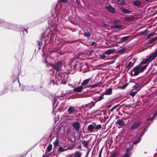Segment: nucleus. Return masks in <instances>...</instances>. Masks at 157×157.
<instances>
[{"instance_id":"4c0bfd02","label":"nucleus","mask_w":157,"mask_h":157,"mask_svg":"<svg viewBox=\"0 0 157 157\" xmlns=\"http://www.w3.org/2000/svg\"><path fill=\"white\" fill-rule=\"evenodd\" d=\"M148 30L147 29H146L144 31H141L140 33L142 35L145 36L148 33Z\"/></svg>"},{"instance_id":"69168bd1","label":"nucleus","mask_w":157,"mask_h":157,"mask_svg":"<svg viewBox=\"0 0 157 157\" xmlns=\"http://www.w3.org/2000/svg\"><path fill=\"white\" fill-rule=\"evenodd\" d=\"M76 1V2L77 4H78L79 5L80 4V2L79 0H75Z\"/></svg>"},{"instance_id":"4d7b16f0","label":"nucleus","mask_w":157,"mask_h":157,"mask_svg":"<svg viewBox=\"0 0 157 157\" xmlns=\"http://www.w3.org/2000/svg\"><path fill=\"white\" fill-rule=\"evenodd\" d=\"M37 42L38 43V50H40L41 48V45H40V44L41 43V42L39 41H37Z\"/></svg>"},{"instance_id":"4468645a","label":"nucleus","mask_w":157,"mask_h":157,"mask_svg":"<svg viewBox=\"0 0 157 157\" xmlns=\"http://www.w3.org/2000/svg\"><path fill=\"white\" fill-rule=\"evenodd\" d=\"M115 51V49L114 48H110L108 49L103 53V54H106L109 55L113 53Z\"/></svg>"},{"instance_id":"338daca9","label":"nucleus","mask_w":157,"mask_h":157,"mask_svg":"<svg viewBox=\"0 0 157 157\" xmlns=\"http://www.w3.org/2000/svg\"><path fill=\"white\" fill-rule=\"evenodd\" d=\"M74 89L73 90L70 91L69 92H68L67 94H72L74 93Z\"/></svg>"},{"instance_id":"6e6d98bb","label":"nucleus","mask_w":157,"mask_h":157,"mask_svg":"<svg viewBox=\"0 0 157 157\" xmlns=\"http://www.w3.org/2000/svg\"><path fill=\"white\" fill-rule=\"evenodd\" d=\"M17 28H19L20 30L19 31H20V34H22L23 35H24V30H23V29L22 28L21 29L20 28L18 27ZM21 28H22L21 27Z\"/></svg>"},{"instance_id":"49530a36","label":"nucleus","mask_w":157,"mask_h":157,"mask_svg":"<svg viewBox=\"0 0 157 157\" xmlns=\"http://www.w3.org/2000/svg\"><path fill=\"white\" fill-rule=\"evenodd\" d=\"M137 93V92L136 91H132V92H131L129 95L132 96V97H133Z\"/></svg>"},{"instance_id":"680f3d73","label":"nucleus","mask_w":157,"mask_h":157,"mask_svg":"<svg viewBox=\"0 0 157 157\" xmlns=\"http://www.w3.org/2000/svg\"><path fill=\"white\" fill-rule=\"evenodd\" d=\"M102 26L103 27L106 28L109 26V24L103 23L102 24Z\"/></svg>"},{"instance_id":"774afa93","label":"nucleus","mask_w":157,"mask_h":157,"mask_svg":"<svg viewBox=\"0 0 157 157\" xmlns=\"http://www.w3.org/2000/svg\"><path fill=\"white\" fill-rule=\"evenodd\" d=\"M103 147H102V148L101 149V150H100V151H99V154L101 155L102 152V150H103Z\"/></svg>"},{"instance_id":"6e6552de","label":"nucleus","mask_w":157,"mask_h":157,"mask_svg":"<svg viewBox=\"0 0 157 157\" xmlns=\"http://www.w3.org/2000/svg\"><path fill=\"white\" fill-rule=\"evenodd\" d=\"M141 123V121H138L135 122L131 125L130 129L132 131L134 130L140 125Z\"/></svg>"},{"instance_id":"423d86ee","label":"nucleus","mask_w":157,"mask_h":157,"mask_svg":"<svg viewBox=\"0 0 157 157\" xmlns=\"http://www.w3.org/2000/svg\"><path fill=\"white\" fill-rule=\"evenodd\" d=\"M4 27L9 29H14L16 27H18V26L10 22H6V23H4Z\"/></svg>"},{"instance_id":"de8ad7c7","label":"nucleus","mask_w":157,"mask_h":157,"mask_svg":"<svg viewBox=\"0 0 157 157\" xmlns=\"http://www.w3.org/2000/svg\"><path fill=\"white\" fill-rule=\"evenodd\" d=\"M128 85V83H126L124 84L121 87V89L123 90Z\"/></svg>"},{"instance_id":"f257e3e1","label":"nucleus","mask_w":157,"mask_h":157,"mask_svg":"<svg viewBox=\"0 0 157 157\" xmlns=\"http://www.w3.org/2000/svg\"><path fill=\"white\" fill-rule=\"evenodd\" d=\"M147 66V65H145L142 66L141 64H140L133 67L129 72V74L132 77L134 76L137 75L140 73L143 72L146 69Z\"/></svg>"},{"instance_id":"09e8293b","label":"nucleus","mask_w":157,"mask_h":157,"mask_svg":"<svg viewBox=\"0 0 157 157\" xmlns=\"http://www.w3.org/2000/svg\"><path fill=\"white\" fill-rule=\"evenodd\" d=\"M106 58V56L104 55H100V57H99V59H103L105 60H106V59H105V58Z\"/></svg>"},{"instance_id":"6ab92c4d","label":"nucleus","mask_w":157,"mask_h":157,"mask_svg":"<svg viewBox=\"0 0 157 157\" xmlns=\"http://www.w3.org/2000/svg\"><path fill=\"white\" fill-rule=\"evenodd\" d=\"M123 25L120 24H115L111 26V29H121Z\"/></svg>"},{"instance_id":"9d476101","label":"nucleus","mask_w":157,"mask_h":157,"mask_svg":"<svg viewBox=\"0 0 157 157\" xmlns=\"http://www.w3.org/2000/svg\"><path fill=\"white\" fill-rule=\"evenodd\" d=\"M105 8L109 12L112 13H114L115 12L114 8L113 7L110 5H108L107 6L105 7Z\"/></svg>"},{"instance_id":"473e14b6","label":"nucleus","mask_w":157,"mask_h":157,"mask_svg":"<svg viewBox=\"0 0 157 157\" xmlns=\"http://www.w3.org/2000/svg\"><path fill=\"white\" fill-rule=\"evenodd\" d=\"M141 83H137L135 82V83L136 84L135 86H134L133 87L134 88L137 89H138V88L139 87L140 89L141 88Z\"/></svg>"},{"instance_id":"58836bf2","label":"nucleus","mask_w":157,"mask_h":157,"mask_svg":"<svg viewBox=\"0 0 157 157\" xmlns=\"http://www.w3.org/2000/svg\"><path fill=\"white\" fill-rule=\"evenodd\" d=\"M151 62V61H150V59L148 57V58L145 59V60L142 61L141 63L143 64H145L147 62Z\"/></svg>"},{"instance_id":"f8f14e48","label":"nucleus","mask_w":157,"mask_h":157,"mask_svg":"<svg viewBox=\"0 0 157 157\" xmlns=\"http://www.w3.org/2000/svg\"><path fill=\"white\" fill-rule=\"evenodd\" d=\"M133 149V144H131L129 145V146L125 150L126 152L128 153L129 155H131L132 152V151Z\"/></svg>"},{"instance_id":"c9c22d12","label":"nucleus","mask_w":157,"mask_h":157,"mask_svg":"<svg viewBox=\"0 0 157 157\" xmlns=\"http://www.w3.org/2000/svg\"><path fill=\"white\" fill-rule=\"evenodd\" d=\"M82 144L84 145V146L85 147H87L88 146L89 143V141H85L84 140H82Z\"/></svg>"},{"instance_id":"0eeeda50","label":"nucleus","mask_w":157,"mask_h":157,"mask_svg":"<svg viewBox=\"0 0 157 157\" xmlns=\"http://www.w3.org/2000/svg\"><path fill=\"white\" fill-rule=\"evenodd\" d=\"M46 33L47 32L45 31L41 34V36L40 37V40L39 41H41L42 42V40L44 38V41H47L48 39V34L49 33Z\"/></svg>"},{"instance_id":"79ce46f5","label":"nucleus","mask_w":157,"mask_h":157,"mask_svg":"<svg viewBox=\"0 0 157 157\" xmlns=\"http://www.w3.org/2000/svg\"><path fill=\"white\" fill-rule=\"evenodd\" d=\"M155 35V32H153V33H150L147 35V37L146 38V39H149L150 37L153 36H154Z\"/></svg>"},{"instance_id":"f03ea898","label":"nucleus","mask_w":157,"mask_h":157,"mask_svg":"<svg viewBox=\"0 0 157 157\" xmlns=\"http://www.w3.org/2000/svg\"><path fill=\"white\" fill-rule=\"evenodd\" d=\"M58 21V17L57 13H55L54 15L49 17L48 20V24L52 25H54Z\"/></svg>"},{"instance_id":"bf43d9fd","label":"nucleus","mask_w":157,"mask_h":157,"mask_svg":"<svg viewBox=\"0 0 157 157\" xmlns=\"http://www.w3.org/2000/svg\"><path fill=\"white\" fill-rule=\"evenodd\" d=\"M132 65V63L131 61H130L128 64L127 66V68H130L131 67H130V66Z\"/></svg>"},{"instance_id":"3c124183","label":"nucleus","mask_w":157,"mask_h":157,"mask_svg":"<svg viewBox=\"0 0 157 157\" xmlns=\"http://www.w3.org/2000/svg\"><path fill=\"white\" fill-rule=\"evenodd\" d=\"M43 62L44 63H45L47 64V66L48 67L49 66H51L52 65V64L49 63H48V61H47L46 59L45 58V61H43Z\"/></svg>"},{"instance_id":"e2e57ef3","label":"nucleus","mask_w":157,"mask_h":157,"mask_svg":"<svg viewBox=\"0 0 157 157\" xmlns=\"http://www.w3.org/2000/svg\"><path fill=\"white\" fill-rule=\"evenodd\" d=\"M129 154L128 153L125 152L124 153L122 157H129Z\"/></svg>"},{"instance_id":"c03bdc74","label":"nucleus","mask_w":157,"mask_h":157,"mask_svg":"<svg viewBox=\"0 0 157 157\" xmlns=\"http://www.w3.org/2000/svg\"><path fill=\"white\" fill-rule=\"evenodd\" d=\"M79 63L78 62L76 61L75 62L74 64L73 65V67L75 68H76V67L77 66H80Z\"/></svg>"},{"instance_id":"7ed1b4c3","label":"nucleus","mask_w":157,"mask_h":157,"mask_svg":"<svg viewBox=\"0 0 157 157\" xmlns=\"http://www.w3.org/2000/svg\"><path fill=\"white\" fill-rule=\"evenodd\" d=\"M18 82L20 87L22 88L21 90L22 91H35V89L33 85L30 86H21L20 85L19 80H18Z\"/></svg>"},{"instance_id":"0e129e2a","label":"nucleus","mask_w":157,"mask_h":157,"mask_svg":"<svg viewBox=\"0 0 157 157\" xmlns=\"http://www.w3.org/2000/svg\"><path fill=\"white\" fill-rule=\"evenodd\" d=\"M93 102V105H92L89 106V108L90 109H91L92 107H94L95 105V104L96 103V102H95H95Z\"/></svg>"},{"instance_id":"5701e85b","label":"nucleus","mask_w":157,"mask_h":157,"mask_svg":"<svg viewBox=\"0 0 157 157\" xmlns=\"http://www.w3.org/2000/svg\"><path fill=\"white\" fill-rule=\"evenodd\" d=\"M120 10H121V12L124 13L125 14H129L132 13V11H129L127 9L123 8H120Z\"/></svg>"},{"instance_id":"a19ab883","label":"nucleus","mask_w":157,"mask_h":157,"mask_svg":"<svg viewBox=\"0 0 157 157\" xmlns=\"http://www.w3.org/2000/svg\"><path fill=\"white\" fill-rule=\"evenodd\" d=\"M101 127V124H98V125H96V126H95V130H98L100 129Z\"/></svg>"},{"instance_id":"e433bc0d","label":"nucleus","mask_w":157,"mask_h":157,"mask_svg":"<svg viewBox=\"0 0 157 157\" xmlns=\"http://www.w3.org/2000/svg\"><path fill=\"white\" fill-rule=\"evenodd\" d=\"M65 150L63 147L61 146H59V149L58 150L57 152V154H59V153H58V152H63Z\"/></svg>"},{"instance_id":"f704fd0d","label":"nucleus","mask_w":157,"mask_h":157,"mask_svg":"<svg viewBox=\"0 0 157 157\" xmlns=\"http://www.w3.org/2000/svg\"><path fill=\"white\" fill-rule=\"evenodd\" d=\"M81 153L78 151H76L75 153V157H81Z\"/></svg>"},{"instance_id":"a878e982","label":"nucleus","mask_w":157,"mask_h":157,"mask_svg":"<svg viewBox=\"0 0 157 157\" xmlns=\"http://www.w3.org/2000/svg\"><path fill=\"white\" fill-rule=\"evenodd\" d=\"M126 49V48L125 47H124L122 49L118 50L117 51V53L120 55L123 54L126 52L125 51Z\"/></svg>"},{"instance_id":"b1692460","label":"nucleus","mask_w":157,"mask_h":157,"mask_svg":"<svg viewBox=\"0 0 157 157\" xmlns=\"http://www.w3.org/2000/svg\"><path fill=\"white\" fill-rule=\"evenodd\" d=\"M157 115V111L156 112L154 113V114L152 116H150L148 117L147 119V121H149L150 120H152L154 119V117Z\"/></svg>"},{"instance_id":"052dcab7","label":"nucleus","mask_w":157,"mask_h":157,"mask_svg":"<svg viewBox=\"0 0 157 157\" xmlns=\"http://www.w3.org/2000/svg\"><path fill=\"white\" fill-rule=\"evenodd\" d=\"M2 91V93L1 94H3L4 93H7V92H8L7 88L3 89V90Z\"/></svg>"},{"instance_id":"2eb2a0df","label":"nucleus","mask_w":157,"mask_h":157,"mask_svg":"<svg viewBox=\"0 0 157 157\" xmlns=\"http://www.w3.org/2000/svg\"><path fill=\"white\" fill-rule=\"evenodd\" d=\"M96 126V123L93 122L92 124L89 125L88 127V131L90 132H93L95 129V126Z\"/></svg>"},{"instance_id":"7c9ffc66","label":"nucleus","mask_w":157,"mask_h":157,"mask_svg":"<svg viewBox=\"0 0 157 157\" xmlns=\"http://www.w3.org/2000/svg\"><path fill=\"white\" fill-rule=\"evenodd\" d=\"M112 93V89L111 88L108 89L106 91V92L104 93L105 95H110Z\"/></svg>"},{"instance_id":"aec40b11","label":"nucleus","mask_w":157,"mask_h":157,"mask_svg":"<svg viewBox=\"0 0 157 157\" xmlns=\"http://www.w3.org/2000/svg\"><path fill=\"white\" fill-rule=\"evenodd\" d=\"M83 89L82 86H79L78 87L75 88L74 89V91L75 92H81Z\"/></svg>"},{"instance_id":"cd10ccee","label":"nucleus","mask_w":157,"mask_h":157,"mask_svg":"<svg viewBox=\"0 0 157 157\" xmlns=\"http://www.w3.org/2000/svg\"><path fill=\"white\" fill-rule=\"evenodd\" d=\"M142 137H140V135L139 136L137 137L136 140L133 142V145L134 144H136L137 143H138L141 140V138Z\"/></svg>"},{"instance_id":"8fccbe9b","label":"nucleus","mask_w":157,"mask_h":157,"mask_svg":"<svg viewBox=\"0 0 157 157\" xmlns=\"http://www.w3.org/2000/svg\"><path fill=\"white\" fill-rule=\"evenodd\" d=\"M4 23H6V22H4L3 20L0 19V25L4 27Z\"/></svg>"},{"instance_id":"a211bd4d","label":"nucleus","mask_w":157,"mask_h":157,"mask_svg":"<svg viewBox=\"0 0 157 157\" xmlns=\"http://www.w3.org/2000/svg\"><path fill=\"white\" fill-rule=\"evenodd\" d=\"M116 124H117L120 126H124L125 125L124 121L122 119L117 120V121L116 122Z\"/></svg>"},{"instance_id":"4be33fe9","label":"nucleus","mask_w":157,"mask_h":157,"mask_svg":"<svg viewBox=\"0 0 157 157\" xmlns=\"http://www.w3.org/2000/svg\"><path fill=\"white\" fill-rule=\"evenodd\" d=\"M133 5L136 6H139L142 4L141 2L138 0H135L133 1Z\"/></svg>"},{"instance_id":"bb28decb","label":"nucleus","mask_w":157,"mask_h":157,"mask_svg":"<svg viewBox=\"0 0 157 157\" xmlns=\"http://www.w3.org/2000/svg\"><path fill=\"white\" fill-rule=\"evenodd\" d=\"M79 96H80L78 94L75 93V94H74L71 95V96H69L67 98V99L68 100H69V99H70V98H78L79 97Z\"/></svg>"},{"instance_id":"ddd939ff","label":"nucleus","mask_w":157,"mask_h":157,"mask_svg":"<svg viewBox=\"0 0 157 157\" xmlns=\"http://www.w3.org/2000/svg\"><path fill=\"white\" fill-rule=\"evenodd\" d=\"M56 95H55L54 96V98H53V100H52V106L53 107V112L54 111H55V109L56 108L58 105V103H56L57 98L55 97Z\"/></svg>"},{"instance_id":"dca6fc26","label":"nucleus","mask_w":157,"mask_h":157,"mask_svg":"<svg viewBox=\"0 0 157 157\" xmlns=\"http://www.w3.org/2000/svg\"><path fill=\"white\" fill-rule=\"evenodd\" d=\"M117 3L122 6H125L126 5V3L125 0H118Z\"/></svg>"},{"instance_id":"13d9d810","label":"nucleus","mask_w":157,"mask_h":157,"mask_svg":"<svg viewBox=\"0 0 157 157\" xmlns=\"http://www.w3.org/2000/svg\"><path fill=\"white\" fill-rule=\"evenodd\" d=\"M98 86V85L97 84H94L90 85L91 89L94 88L96 87H97Z\"/></svg>"},{"instance_id":"ea45409f","label":"nucleus","mask_w":157,"mask_h":157,"mask_svg":"<svg viewBox=\"0 0 157 157\" xmlns=\"http://www.w3.org/2000/svg\"><path fill=\"white\" fill-rule=\"evenodd\" d=\"M84 36L88 38H89L90 36L91 35L90 32H87L85 33L84 34Z\"/></svg>"},{"instance_id":"37998d69","label":"nucleus","mask_w":157,"mask_h":157,"mask_svg":"<svg viewBox=\"0 0 157 157\" xmlns=\"http://www.w3.org/2000/svg\"><path fill=\"white\" fill-rule=\"evenodd\" d=\"M49 154H50V155H52L53 157H57V155L55 154V152L54 151H52Z\"/></svg>"},{"instance_id":"c756f323","label":"nucleus","mask_w":157,"mask_h":157,"mask_svg":"<svg viewBox=\"0 0 157 157\" xmlns=\"http://www.w3.org/2000/svg\"><path fill=\"white\" fill-rule=\"evenodd\" d=\"M147 130L148 128H147L146 127H145L140 133V137H142L145 132L147 131Z\"/></svg>"},{"instance_id":"603ef678","label":"nucleus","mask_w":157,"mask_h":157,"mask_svg":"<svg viewBox=\"0 0 157 157\" xmlns=\"http://www.w3.org/2000/svg\"><path fill=\"white\" fill-rule=\"evenodd\" d=\"M118 155V153L117 152H115L114 153L112 154L111 155L110 157H116L117 155Z\"/></svg>"},{"instance_id":"a18cd8bd","label":"nucleus","mask_w":157,"mask_h":157,"mask_svg":"<svg viewBox=\"0 0 157 157\" xmlns=\"http://www.w3.org/2000/svg\"><path fill=\"white\" fill-rule=\"evenodd\" d=\"M120 105V104L115 105L112 108H111L110 110L109 111L111 112H113V110L115 109L117 107L119 106V105Z\"/></svg>"},{"instance_id":"c85d7f7f","label":"nucleus","mask_w":157,"mask_h":157,"mask_svg":"<svg viewBox=\"0 0 157 157\" xmlns=\"http://www.w3.org/2000/svg\"><path fill=\"white\" fill-rule=\"evenodd\" d=\"M52 144H49L48 146L47 147V149L45 151V155H46L47 152H49L51 151L52 149Z\"/></svg>"},{"instance_id":"20e7f679","label":"nucleus","mask_w":157,"mask_h":157,"mask_svg":"<svg viewBox=\"0 0 157 157\" xmlns=\"http://www.w3.org/2000/svg\"><path fill=\"white\" fill-rule=\"evenodd\" d=\"M62 66V63L61 61L57 62L54 64H52L51 67L54 68L57 72L60 69Z\"/></svg>"},{"instance_id":"864d4df0","label":"nucleus","mask_w":157,"mask_h":157,"mask_svg":"<svg viewBox=\"0 0 157 157\" xmlns=\"http://www.w3.org/2000/svg\"><path fill=\"white\" fill-rule=\"evenodd\" d=\"M54 145L55 147H56L58 145V141L57 140H56L54 142Z\"/></svg>"},{"instance_id":"412c9836","label":"nucleus","mask_w":157,"mask_h":157,"mask_svg":"<svg viewBox=\"0 0 157 157\" xmlns=\"http://www.w3.org/2000/svg\"><path fill=\"white\" fill-rule=\"evenodd\" d=\"M156 43H157V36L150 39L149 40L148 44H155Z\"/></svg>"},{"instance_id":"f3484780","label":"nucleus","mask_w":157,"mask_h":157,"mask_svg":"<svg viewBox=\"0 0 157 157\" xmlns=\"http://www.w3.org/2000/svg\"><path fill=\"white\" fill-rule=\"evenodd\" d=\"M135 18L133 16L131 17H124V20L125 21H133L135 20Z\"/></svg>"},{"instance_id":"393cba45","label":"nucleus","mask_w":157,"mask_h":157,"mask_svg":"<svg viewBox=\"0 0 157 157\" xmlns=\"http://www.w3.org/2000/svg\"><path fill=\"white\" fill-rule=\"evenodd\" d=\"M130 37V36H127L122 37L121 39V41L119 42V43H121L124 42L126 41L129 39Z\"/></svg>"},{"instance_id":"1a4fd4ad","label":"nucleus","mask_w":157,"mask_h":157,"mask_svg":"<svg viewBox=\"0 0 157 157\" xmlns=\"http://www.w3.org/2000/svg\"><path fill=\"white\" fill-rule=\"evenodd\" d=\"M157 56V50L156 49L155 52L151 54L148 58L150 60V61H152Z\"/></svg>"},{"instance_id":"39448f33","label":"nucleus","mask_w":157,"mask_h":157,"mask_svg":"<svg viewBox=\"0 0 157 157\" xmlns=\"http://www.w3.org/2000/svg\"><path fill=\"white\" fill-rule=\"evenodd\" d=\"M80 124L78 121L74 122L72 124V126L77 133H78L80 128Z\"/></svg>"},{"instance_id":"5fc2aeb1","label":"nucleus","mask_w":157,"mask_h":157,"mask_svg":"<svg viewBox=\"0 0 157 157\" xmlns=\"http://www.w3.org/2000/svg\"><path fill=\"white\" fill-rule=\"evenodd\" d=\"M120 22V20L118 19H115L113 21V23L114 24H117L119 23Z\"/></svg>"},{"instance_id":"2f4dec72","label":"nucleus","mask_w":157,"mask_h":157,"mask_svg":"<svg viewBox=\"0 0 157 157\" xmlns=\"http://www.w3.org/2000/svg\"><path fill=\"white\" fill-rule=\"evenodd\" d=\"M90 78H89L83 80V82L82 83L81 85L84 86L87 84L90 81Z\"/></svg>"},{"instance_id":"9b49d317","label":"nucleus","mask_w":157,"mask_h":157,"mask_svg":"<svg viewBox=\"0 0 157 157\" xmlns=\"http://www.w3.org/2000/svg\"><path fill=\"white\" fill-rule=\"evenodd\" d=\"M67 112L69 114H71L73 113H76L77 110L75 109L74 107L72 106H70L68 108Z\"/></svg>"},{"instance_id":"72a5a7b5","label":"nucleus","mask_w":157,"mask_h":157,"mask_svg":"<svg viewBox=\"0 0 157 157\" xmlns=\"http://www.w3.org/2000/svg\"><path fill=\"white\" fill-rule=\"evenodd\" d=\"M105 95L104 93H102L99 97L98 99L95 101V102H97L98 101H100L104 99V96Z\"/></svg>"}]
</instances>
